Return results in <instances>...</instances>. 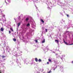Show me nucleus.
Instances as JSON below:
<instances>
[{
    "label": "nucleus",
    "mask_w": 73,
    "mask_h": 73,
    "mask_svg": "<svg viewBox=\"0 0 73 73\" xmlns=\"http://www.w3.org/2000/svg\"><path fill=\"white\" fill-rule=\"evenodd\" d=\"M2 57V58H5V56H3Z\"/></svg>",
    "instance_id": "15"
},
{
    "label": "nucleus",
    "mask_w": 73,
    "mask_h": 73,
    "mask_svg": "<svg viewBox=\"0 0 73 73\" xmlns=\"http://www.w3.org/2000/svg\"><path fill=\"white\" fill-rule=\"evenodd\" d=\"M38 61L39 62H41V60L40 59H39L38 60Z\"/></svg>",
    "instance_id": "14"
},
{
    "label": "nucleus",
    "mask_w": 73,
    "mask_h": 73,
    "mask_svg": "<svg viewBox=\"0 0 73 73\" xmlns=\"http://www.w3.org/2000/svg\"><path fill=\"white\" fill-rule=\"evenodd\" d=\"M17 25H18V27H19V26H20V23H18L17 24Z\"/></svg>",
    "instance_id": "9"
},
{
    "label": "nucleus",
    "mask_w": 73,
    "mask_h": 73,
    "mask_svg": "<svg viewBox=\"0 0 73 73\" xmlns=\"http://www.w3.org/2000/svg\"><path fill=\"white\" fill-rule=\"evenodd\" d=\"M3 17H5V15H3Z\"/></svg>",
    "instance_id": "21"
},
{
    "label": "nucleus",
    "mask_w": 73,
    "mask_h": 73,
    "mask_svg": "<svg viewBox=\"0 0 73 73\" xmlns=\"http://www.w3.org/2000/svg\"><path fill=\"white\" fill-rule=\"evenodd\" d=\"M11 33V31H9V33L10 34Z\"/></svg>",
    "instance_id": "17"
},
{
    "label": "nucleus",
    "mask_w": 73,
    "mask_h": 73,
    "mask_svg": "<svg viewBox=\"0 0 73 73\" xmlns=\"http://www.w3.org/2000/svg\"><path fill=\"white\" fill-rule=\"evenodd\" d=\"M35 41L36 42H38V41L37 40H35Z\"/></svg>",
    "instance_id": "16"
},
{
    "label": "nucleus",
    "mask_w": 73,
    "mask_h": 73,
    "mask_svg": "<svg viewBox=\"0 0 73 73\" xmlns=\"http://www.w3.org/2000/svg\"><path fill=\"white\" fill-rule=\"evenodd\" d=\"M35 61H36V62H37L38 61V59H37V58H35Z\"/></svg>",
    "instance_id": "8"
},
{
    "label": "nucleus",
    "mask_w": 73,
    "mask_h": 73,
    "mask_svg": "<svg viewBox=\"0 0 73 73\" xmlns=\"http://www.w3.org/2000/svg\"><path fill=\"white\" fill-rule=\"evenodd\" d=\"M44 42H45V39H44L43 41H42V43H44Z\"/></svg>",
    "instance_id": "10"
},
{
    "label": "nucleus",
    "mask_w": 73,
    "mask_h": 73,
    "mask_svg": "<svg viewBox=\"0 0 73 73\" xmlns=\"http://www.w3.org/2000/svg\"><path fill=\"white\" fill-rule=\"evenodd\" d=\"M10 30L12 31V32H14L13 30V29L12 28H10Z\"/></svg>",
    "instance_id": "7"
},
{
    "label": "nucleus",
    "mask_w": 73,
    "mask_h": 73,
    "mask_svg": "<svg viewBox=\"0 0 73 73\" xmlns=\"http://www.w3.org/2000/svg\"><path fill=\"white\" fill-rule=\"evenodd\" d=\"M27 27H28L29 26H30V24H29V23H28L27 25Z\"/></svg>",
    "instance_id": "13"
},
{
    "label": "nucleus",
    "mask_w": 73,
    "mask_h": 73,
    "mask_svg": "<svg viewBox=\"0 0 73 73\" xmlns=\"http://www.w3.org/2000/svg\"><path fill=\"white\" fill-rule=\"evenodd\" d=\"M45 31H46V32H47V29H45Z\"/></svg>",
    "instance_id": "18"
},
{
    "label": "nucleus",
    "mask_w": 73,
    "mask_h": 73,
    "mask_svg": "<svg viewBox=\"0 0 73 73\" xmlns=\"http://www.w3.org/2000/svg\"><path fill=\"white\" fill-rule=\"evenodd\" d=\"M36 0V1H38V0Z\"/></svg>",
    "instance_id": "25"
},
{
    "label": "nucleus",
    "mask_w": 73,
    "mask_h": 73,
    "mask_svg": "<svg viewBox=\"0 0 73 73\" xmlns=\"http://www.w3.org/2000/svg\"><path fill=\"white\" fill-rule=\"evenodd\" d=\"M67 17H69V15H68V14L67 15Z\"/></svg>",
    "instance_id": "23"
},
{
    "label": "nucleus",
    "mask_w": 73,
    "mask_h": 73,
    "mask_svg": "<svg viewBox=\"0 0 73 73\" xmlns=\"http://www.w3.org/2000/svg\"><path fill=\"white\" fill-rule=\"evenodd\" d=\"M47 64H49V62H47Z\"/></svg>",
    "instance_id": "19"
},
{
    "label": "nucleus",
    "mask_w": 73,
    "mask_h": 73,
    "mask_svg": "<svg viewBox=\"0 0 73 73\" xmlns=\"http://www.w3.org/2000/svg\"><path fill=\"white\" fill-rule=\"evenodd\" d=\"M13 40L14 41H16V39L15 38H13Z\"/></svg>",
    "instance_id": "12"
},
{
    "label": "nucleus",
    "mask_w": 73,
    "mask_h": 73,
    "mask_svg": "<svg viewBox=\"0 0 73 73\" xmlns=\"http://www.w3.org/2000/svg\"><path fill=\"white\" fill-rule=\"evenodd\" d=\"M55 41H56V43H57V44H58V43L59 42V41H58V40H55Z\"/></svg>",
    "instance_id": "3"
},
{
    "label": "nucleus",
    "mask_w": 73,
    "mask_h": 73,
    "mask_svg": "<svg viewBox=\"0 0 73 73\" xmlns=\"http://www.w3.org/2000/svg\"><path fill=\"white\" fill-rule=\"evenodd\" d=\"M48 73H52V71H51V70H50L49 72H47Z\"/></svg>",
    "instance_id": "11"
},
{
    "label": "nucleus",
    "mask_w": 73,
    "mask_h": 73,
    "mask_svg": "<svg viewBox=\"0 0 73 73\" xmlns=\"http://www.w3.org/2000/svg\"><path fill=\"white\" fill-rule=\"evenodd\" d=\"M63 40L64 42L65 43V44L67 45H68V43H67V42H66L65 40L64 39H63Z\"/></svg>",
    "instance_id": "1"
},
{
    "label": "nucleus",
    "mask_w": 73,
    "mask_h": 73,
    "mask_svg": "<svg viewBox=\"0 0 73 73\" xmlns=\"http://www.w3.org/2000/svg\"><path fill=\"white\" fill-rule=\"evenodd\" d=\"M56 68H55L54 69H53V70H56Z\"/></svg>",
    "instance_id": "20"
},
{
    "label": "nucleus",
    "mask_w": 73,
    "mask_h": 73,
    "mask_svg": "<svg viewBox=\"0 0 73 73\" xmlns=\"http://www.w3.org/2000/svg\"><path fill=\"white\" fill-rule=\"evenodd\" d=\"M58 54H56V56H57V55H58Z\"/></svg>",
    "instance_id": "24"
},
{
    "label": "nucleus",
    "mask_w": 73,
    "mask_h": 73,
    "mask_svg": "<svg viewBox=\"0 0 73 73\" xmlns=\"http://www.w3.org/2000/svg\"><path fill=\"white\" fill-rule=\"evenodd\" d=\"M5 2L6 3V4H9V3H8L7 2H6V1H5Z\"/></svg>",
    "instance_id": "22"
},
{
    "label": "nucleus",
    "mask_w": 73,
    "mask_h": 73,
    "mask_svg": "<svg viewBox=\"0 0 73 73\" xmlns=\"http://www.w3.org/2000/svg\"><path fill=\"white\" fill-rule=\"evenodd\" d=\"M48 61L49 62H52V60L51 59H50L49 58L48 59Z\"/></svg>",
    "instance_id": "4"
},
{
    "label": "nucleus",
    "mask_w": 73,
    "mask_h": 73,
    "mask_svg": "<svg viewBox=\"0 0 73 73\" xmlns=\"http://www.w3.org/2000/svg\"><path fill=\"white\" fill-rule=\"evenodd\" d=\"M40 21H41V22L43 23H44V21L42 19H40Z\"/></svg>",
    "instance_id": "6"
},
{
    "label": "nucleus",
    "mask_w": 73,
    "mask_h": 73,
    "mask_svg": "<svg viewBox=\"0 0 73 73\" xmlns=\"http://www.w3.org/2000/svg\"><path fill=\"white\" fill-rule=\"evenodd\" d=\"M28 20H29V18H27L26 19V21H28Z\"/></svg>",
    "instance_id": "5"
},
{
    "label": "nucleus",
    "mask_w": 73,
    "mask_h": 73,
    "mask_svg": "<svg viewBox=\"0 0 73 73\" xmlns=\"http://www.w3.org/2000/svg\"><path fill=\"white\" fill-rule=\"evenodd\" d=\"M0 31H2V32H3V31H4V29H3V28H1Z\"/></svg>",
    "instance_id": "2"
},
{
    "label": "nucleus",
    "mask_w": 73,
    "mask_h": 73,
    "mask_svg": "<svg viewBox=\"0 0 73 73\" xmlns=\"http://www.w3.org/2000/svg\"><path fill=\"white\" fill-rule=\"evenodd\" d=\"M72 64H73V61H72Z\"/></svg>",
    "instance_id": "26"
}]
</instances>
